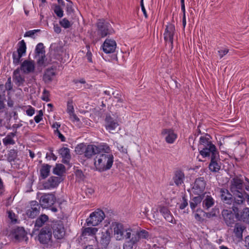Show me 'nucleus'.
Masks as SVG:
<instances>
[{
    "label": "nucleus",
    "mask_w": 249,
    "mask_h": 249,
    "mask_svg": "<svg viewBox=\"0 0 249 249\" xmlns=\"http://www.w3.org/2000/svg\"><path fill=\"white\" fill-rule=\"evenodd\" d=\"M30 207L26 210V214L30 218H34L40 212V207L42 204L36 200H32L30 202Z\"/></svg>",
    "instance_id": "obj_12"
},
{
    "label": "nucleus",
    "mask_w": 249,
    "mask_h": 249,
    "mask_svg": "<svg viewBox=\"0 0 249 249\" xmlns=\"http://www.w3.org/2000/svg\"><path fill=\"white\" fill-rule=\"evenodd\" d=\"M26 44L24 40L18 42L17 51L13 52L12 53L14 64L18 65L19 64L21 61V58L26 54Z\"/></svg>",
    "instance_id": "obj_9"
},
{
    "label": "nucleus",
    "mask_w": 249,
    "mask_h": 249,
    "mask_svg": "<svg viewBox=\"0 0 249 249\" xmlns=\"http://www.w3.org/2000/svg\"><path fill=\"white\" fill-rule=\"evenodd\" d=\"M41 32V30L40 29H35L33 30H29L25 32L24 36V37H30L33 38H35V34L37 33Z\"/></svg>",
    "instance_id": "obj_51"
},
{
    "label": "nucleus",
    "mask_w": 249,
    "mask_h": 249,
    "mask_svg": "<svg viewBox=\"0 0 249 249\" xmlns=\"http://www.w3.org/2000/svg\"><path fill=\"white\" fill-rule=\"evenodd\" d=\"M43 95L42 96L41 99L42 100L46 101V102H49L50 101V99L49 98V91L47 90L46 89H44L43 91Z\"/></svg>",
    "instance_id": "obj_61"
},
{
    "label": "nucleus",
    "mask_w": 249,
    "mask_h": 249,
    "mask_svg": "<svg viewBox=\"0 0 249 249\" xmlns=\"http://www.w3.org/2000/svg\"><path fill=\"white\" fill-rule=\"evenodd\" d=\"M11 233L15 239L18 241H22L27 237V232L22 227H17L12 230Z\"/></svg>",
    "instance_id": "obj_27"
},
{
    "label": "nucleus",
    "mask_w": 249,
    "mask_h": 249,
    "mask_svg": "<svg viewBox=\"0 0 249 249\" xmlns=\"http://www.w3.org/2000/svg\"><path fill=\"white\" fill-rule=\"evenodd\" d=\"M199 153L203 158H211L219 154V151L215 145H211L210 147L202 148V149L199 151Z\"/></svg>",
    "instance_id": "obj_21"
},
{
    "label": "nucleus",
    "mask_w": 249,
    "mask_h": 249,
    "mask_svg": "<svg viewBox=\"0 0 249 249\" xmlns=\"http://www.w3.org/2000/svg\"><path fill=\"white\" fill-rule=\"evenodd\" d=\"M59 24L65 29L69 28L71 25L69 20L66 18H64L62 20H60Z\"/></svg>",
    "instance_id": "obj_52"
},
{
    "label": "nucleus",
    "mask_w": 249,
    "mask_h": 249,
    "mask_svg": "<svg viewBox=\"0 0 249 249\" xmlns=\"http://www.w3.org/2000/svg\"><path fill=\"white\" fill-rule=\"evenodd\" d=\"M206 185V181L204 177H199L195 179L194 186L192 189L194 190L195 194H199L204 192Z\"/></svg>",
    "instance_id": "obj_20"
},
{
    "label": "nucleus",
    "mask_w": 249,
    "mask_h": 249,
    "mask_svg": "<svg viewBox=\"0 0 249 249\" xmlns=\"http://www.w3.org/2000/svg\"><path fill=\"white\" fill-rule=\"evenodd\" d=\"M229 52V50L228 49L225 48L224 49L220 50L218 51V53L220 57V58H222L226 54H227Z\"/></svg>",
    "instance_id": "obj_62"
},
{
    "label": "nucleus",
    "mask_w": 249,
    "mask_h": 249,
    "mask_svg": "<svg viewBox=\"0 0 249 249\" xmlns=\"http://www.w3.org/2000/svg\"><path fill=\"white\" fill-rule=\"evenodd\" d=\"M63 179L61 177L51 176L47 180L44 181L42 185L45 189L56 188Z\"/></svg>",
    "instance_id": "obj_16"
},
{
    "label": "nucleus",
    "mask_w": 249,
    "mask_h": 249,
    "mask_svg": "<svg viewBox=\"0 0 249 249\" xmlns=\"http://www.w3.org/2000/svg\"><path fill=\"white\" fill-rule=\"evenodd\" d=\"M87 145L84 142L78 144L75 148L74 151L76 154L78 155L84 154V151L85 150Z\"/></svg>",
    "instance_id": "obj_47"
},
{
    "label": "nucleus",
    "mask_w": 249,
    "mask_h": 249,
    "mask_svg": "<svg viewBox=\"0 0 249 249\" xmlns=\"http://www.w3.org/2000/svg\"><path fill=\"white\" fill-rule=\"evenodd\" d=\"M117 44L113 39L107 38L102 45L103 50L106 53H111L115 52Z\"/></svg>",
    "instance_id": "obj_24"
},
{
    "label": "nucleus",
    "mask_w": 249,
    "mask_h": 249,
    "mask_svg": "<svg viewBox=\"0 0 249 249\" xmlns=\"http://www.w3.org/2000/svg\"><path fill=\"white\" fill-rule=\"evenodd\" d=\"M162 136L166 135L165 137V142L169 144L173 143L178 138L177 134L174 132L172 128H164L161 132Z\"/></svg>",
    "instance_id": "obj_22"
},
{
    "label": "nucleus",
    "mask_w": 249,
    "mask_h": 249,
    "mask_svg": "<svg viewBox=\"0 0 249 249\" xmlns=\"http://www.w3.org/2000/svg\"><path fill=\"white\" fill-rule=\"evenodd\" d=\"M201 203L200 197L199 196H194L191 198L190 201V206L193 212H195V209Z\"/></svg>",
    "instance_id": "obj_42"
},
{
    "label": "nucleus",
    "mask_w": 249,
    "mask_h": 249,
    "mask_svg": "<svg viewBox=\"0 0 249 249\" xmlns=\"http://www.w3.org/2000/svg\"><path fill=\"white\" fill-rule=\"evenodd\" d=\"M55 72L52 67L46 70L43 75V80L45 83H49L53 81V77L55 75Z\"/></svg>",
    "instance_id": "obj_34"
},
{
    "label": "nucleus",
    "mask_w": 249,
    "mask_h": 249,
    "mask_svg": "<svg viewBox=\"0 0 249 249\" xmlns=\"http://www.w3.org/2000/svg\"><path fill=\"white\" fill-rule=\"evenodd\" d=\"M214 204V200L211 196L206 195L202 201V207L206 210H209Z\"/></svg>",
    "instance_id": "obj_36"
},
{
    "label": "nucleus",
    "mask_w": 249,
    "mask_h": 249,
    "mask_svg": "<svg viewBox=\"0 0 249 249\" xmlns=\"http://www.w3.org/2000/svg\"><path fill=\"white\" fill-rule=\"evenodd\" d=\"M117 147L120 152L126 154L127 152V149L120 143H117Z\"/></svg>",
    "instance_id": "obj_64"
},
{
    "label": "nucleus",
    "mask_w": 249,
    "mask_h": 249,
    "mask_svg": "<svg viewBox=\"0 0 249 249\" xmlns=\"http://www.w3.org/2000/svg\"><path fill=\"white\" fill-rule=\"evenodd\" d=\"M13 80L17 86H23L25 82V78L20 74V69L18 68L16 69L13 74Z\"/></svg>",
    "instance_id": "obj_32"
},
{
    "label": "nucleus",
    "mask_w": 249,
    "mask_h": 249,
    "mask_svg": "<svg viewBox=\"0 0 249 249\" xmlns=\"http://www.w3.org/2000/svg\"><path fill=\"white\" fill-rule=\"evenodd\" d=\"M236 215L237 221L249 224V208L245 207L242 210L239 208V213Z\"/></svg>",
    "instance_id": "obj_26"
},
{
    "label": "nucleus",
    "mask_w": 249,
    "mask_h": 249,
    "mask_svg": "<svg viewBox=\"0 0 249 249\" xmlns=\"http://www.w3.org/2000/svg\"><path fill=\"white\" fill-rule=\"evenodd\" d=\"M74 112L73 101L71 99H69L67 102V112L71 114V113H73Z\"/></svg>",
    "instance_id": "obj_53"
},
{
    "label": "nucleus",
    "mask_w": 249,
    "mask_h": 249,
    "mask_svg": "<svg viewBox=\"0 0 249 249\" xmlns=\"http://www.w3.org/2000/svg\"><path fill=\"white\" fill-rule=\"evenodd\" d=\"M119 126V123L116 119L112 117L109 113L106 115L105 119V126L109 132L114 130Z\"/></svg>",
    "instance_id": "obj_17"
},
{
    "label": "nucleus",
    "mask_w": 249,
    "mask_h": 249,
    "mask_svg": "<svg viewBox=\"0 0 249 249\" xmlns=\"http://www.w3.org/2000/svg\"><path fill=\"white\" fill-rule=\"evenodd\" d=\"M5 89H4L5 90H7L8 91H10V90H11L12 89H13V84H12V82H11V76H9L8 78L7 81L6 82L5 85Z\"/></svg>",
    "instance_id": "obj_58"
},
{
    "label": "nucleus",
    "mask_w": 249,
    "mask_h": 249,
    "mask_svg": "<svg viewBox=\"0 0 249 249\" xmlns=\"http://www.w3.org/2000/svg\"><path fill=\"white\" fill-rule=\"evenodd\" d=\"M204 135L201 136L197 144L198 151L204 148H208L210 146H214L215 145L212 142V137L208 133H203Z\"/></svg>",
    "instance_id": "obj_13"
},
{
    "label": "nucleus",
    "mask_w": 249,
    "mask_h": 249,
    "mask_svg": "<svg viewBox=\"0 0 249 249\" xmlns=\"http://www.w3.org/2000/svg\"><path fill=\"white\" fill-rule=\"evenodd\" d=\"M185 178V174L182 170L178 169L174 171L173 180L177 187L180 186L184 183Z\"/></svg>",
    "instance_id": "obj_25"
},
{
    "label": "nucleus",
    "mask_w": 249,
    "mask_h": 249,
    "mask_svg": "<svg viewBox=\"0 0 249 249\" xmlns=\"http://www.w3.org/2000/svg\"><path fill=\"white\" fill-rule=\"evenodd\" d=\"M38 113V115L34 117V120L37 124L39 123L43 119L42 117L43 116V112L42 110H39Z\"/></svg>",
    "instance_id": "obj_57"
},
{
    "label": "nucleus",
    "mask_w": 249,
    "mask_h": 249,
    "mask_svg": "<svg viewBox=\"0 0 249 249\" xmlns=\"http://www.w3.org/2000/svg\"><path fill=\"white\" fill-rule=\"evenodd\" d=\"M231 210L224 209L222 210L221 214L226 224L228 226L231 227L233 224H235L236 220V213H239V207H233Z\"/></svg>",
    "instance_id": "obj_6"
},
{
    "label": "nucleus",
    "mask_w": 249,
    "mask_h": 249,
    "mask_svg": "<svg viewBox=\"0 0 249 249\" xmlns=\"http://www.w3.org/2000/svg\"><path fill=\"white\" fill-rule=\"evenodd\" d=\"M97 146L93 144H88L85 148L84 157L87 159H90L92 156L100 153Z\"/></svg>",
    "instance_id": "obj_31"
},
{
    "label": "nucleus",
    "mask_w": 249,
    "mask_h": 249,
    "mask_svg": "<svg viewBox=\"0 0 249 249\" xmlns=\"http://www.w3.org/2000/svg\"><path fill=\"white\" fill-rule=\"evenodd\" d=\"M221 163L219 154L210 158V162L208 168L211 172L217 173L221 169Z\"/></svg>",
    "instance_id": "obj_23"
},
{
    "label": "nucleus",
    "mask_w": 249,
    "mask_h": 249,
    "mask_svg": "<svg viewBox=\"0 0 249 249\" xmlns=\"http://www.w3.org/2000/svg\"><path fill=\"white\" fill-rule=\"evenodd\" d=\"M17 131L16 130L15 132H11L8 134L6 137L2 140L4 145H7L15 143V141L13 139V137L16 136Z\"/></svg>",
    "instance_id": "obj_39"
},
{
    "label": "nucleus",
    "mask_w": 249,
    "mask_h": 249,
    "mask_svg": "<svg viewBox=\"0 0 249 249\" xmlns=\"http://www.w3.org/2000/svg\"><path fill=\"white\" fill-rule=\"evenodd\" d=\"M111 241V231L107 230L105 232H102L100 244L103 249H107Z\"/></svg>",
    "instance_id": "obj_29"
},
{
    "label": "nucleus",
    "mask_w": 249,
    "mask_h": 249,
    "mask_svg": "<svg viewBox=\"0 0 249 249\" xmlns=\"http://www.w3.org/2000/svg\"><path fill=\"white\" fill-rule=\"evenodd\" d=\"M46 225L50 229L55 238L61 239L63 238L65 230L62 221L50 219L49 223H46Z\"/></svg>",
    "instance_id": "obj_4"
},
{
    "label": "nucleus",
    "mask_w": 249,
    "mask_h": 249,
    "mask_svg": "<svg viewBox=\"0 0 249 249\" xmlns=\"http://www.w3.org/2000/svg\"><path fill=\"white\" fill-rule=\"evenodd\" d=\"M50 220L47 215L45 214H41L40 215L36 220L34 226L35 227L33 230L31 235L36 234V232L39 231V229L42 227L45 224V223H49Z\"/></svg>",
    "instance_id": "obj_15"
},
{
    "label": "nucleus",
    "mask_w": 249,
    "mask_h": 249,
    "mask_svg": "<svg viewBox=\"0 0 249 249\" xmlns=\"http://www.w3.org/2000/svg\"><path fill=\"white\" fill-rule=\"evenodd\" d=\"M54 134L58 137L61 142H64L66 141V139L65 137L60 132L59 129L54 130Z\"/></svg>",
    "instance_id": "obj_59"
},
{
    "label": "nucleus",
    "mask_w": 249,
    "mask_h": 249,
    "mask_svg": "<svg viewBox=\"0 0 249 249\" xmlns=\"http://www.w3.org/2000/svg\"><path fill=\"white\" fill-rule=\"evenodd\" d=\"M66 172V167L62 163H56L55 167L53 168V173L61 177Z\"/></svg>",
    "instance_id": "obj_38"
},
{
    "label": "nucleus",
    "mask_w": 249,
    "mask_h": 249,
    "mask_svg": "<svg viewBox=\"0 0 249 249\" xmlns=\"http://www.w3.org/2000/svg\"><path fill=\"white\" fill-rule=\"evenodd\" d=\"M246 229V227L240 223L235 224L233 232L235 236L240 239H242L243 232Z\"/></svg>",
    "instance_id": "obj_37"
},
{
    "label": "nucleus",
    "mask_w": 249,
    "mask_h": 249,
    "mask_svg": "<svg viewBox=\"0 0 249 249\" xmlns=\"http://www.w3.org/2000/svg\"><path fill=\"white\" fill-rule=\"evenodd\" d=\"M99 148L97 150L100 151V153L101 152H104L106 153V154H110V153L111 152V149L108 146V145L107 143H103L99 146H97Z\"/></svg>",
    "instance_id": "obj_49"
},
{
    "label": "nucleus",
    "mask_w": 249,
    "mask_h": 249,
    "mask_svg": "<svg viewBox=\"0 0 249 249\" xmlns=\"http://www.w3.org/2000/svg\"><path fill=\"white\" fill-rule=\"evenodd\" d=\"M133 235L134 236L132 240H130L126 244L128 249H129L132 247V245L137 246L138 242L141 239L148 240L150 238V235L149 232L143 229L139 231H136Z\"/></svg>",
    "instance_id": "obj_10"
},
{
    "label": "nucleus",
    "mask_w": 249,
    "mask_h": 249,
    "mask_svg": "<svg viewBox=\"0 0 249 249\" xmlns=\"http://www.w3.org/2000/svg\"><path fill=\"white\" fill-rule=\"evenodd\" d=\"M73 3L72 1L68 2L66 5V11L68 14H71L74 12V10L73 8Z\"/></svg>",
    "instance_id": "obj_56"
},
{
    "label": "nucleus",
    "mask_w": 249,
    "mask_h": 249,
    "mask_svg": "<svg viewBox=\"0 0 249 249\" xmlns=\"http://www.w3.org/2000/svg\"><path fill=\"white\" fill-rule=\"evenodd\" d=\"M76 180L78 182H81L84 180L85 176L81 169H76L74 172Z\"/></svg>",
    "instance_id": "obj_48"
},
{
    "label": "nucleus",
    "mask_w": 249,
    "mask_h": 249,
    "mask_svg": "<svg viewBox=\"0 0 249 249\" xmlns=\"http://www.w3.org/2000/svg\"><path fill=\"white\" fill-rule=\"evenodd\" d=\"M35 68V63L33 61L25 60L20 65V70L25 74L33 72Z\"/></svg>",
    "instance_id": "obj_28"
},
{
    "label": "nucleus",
    "mask_w": 249,
    "mask_h": 249,
    "mask_svg": "<svg viewBox=\"0 0 249 249\" xmlns=\"http://www.w3.org/2000/svg\"><path fill=\"white\" fill-rule=\"evenodd\" d=\"M157 212H159L167 222L176 224L174 217L167 206L159 205Z\"/></svg>",
    "instance_id": "obj_19"
},
{
    "label": "nucleus",
    "mask_w": 249,
    "mask_h": 249,
    "mask_svg": "<svg viewBox=\"0 0 249 249\" xmlns=\"http://www.w3.org/2000/svg\"><path fill=\"white\" fill-rule=\"evenodd\" d=\"M82 232L81 236L85 237L86 236H91L95 235L98 231V228L95 227H83L81 229Z\"/></svg>",
    "instance_id": "obj_35"
},
{
    "label": "nucleus",
    "mask_w": 249,
    "mask_h": 249,
    "mask_svg": "<svg viewBox=\"0 0 249 249\" xmlns=\"http://www.w3.org/2000/svg\"><path fill=\"white\" fill-rule=\"evenodd\" d=\"M52 232L49 227L46 225L39 231L37 236V240L40 244H47L51 240Z\"/></svg>",
    "instance_id": "obj_11"
},
{
    "label": "nucleus",
    "mask_w": 249,
    "mask_h": 249,
    "mask_svg": "<svg viewBox=\"0 0 249 249\" xmlns=\"http://www.w3.org/2000/svg\"><path fill=\"white\" fill-rule=\"evenodd\" d=\"M220 196L221 200L224 204L229 205V208L233 207H238V205L243 204V199L239 198L233 195L228 189L224 188L219 189Z\"/></svg>",
    "instance_id": "obj_2"
},
{
    "label": "nucleus",
    "mask_w": 249,
    "mask_h": 249,
    "mask_svg": "<svg viewBox=\"0 0 249 249\" xmlns=\"http://www.w3.org/2000/svg\"><path fill=\"white\" fill-rule=\"evenodd\" d=\"M52 166L44 163L42 164L39 171V180L40 181L46 179L50 174V170Z\"/></svg>",
    "instance_id": "obj_33"
},
{
    "label": "nucleus",
    "mask_w": 249,
    "mask_h": 249,
    "mask_svg": "<svg viewBox=\"0 0 249 249\" xmlns=\"http://www.w3.org/2000/svg\"><path fill=\"white\" fill-rule=\"evenodd\" d=\"M8 217L11 220L12 223L16 224L18 223V219L16 218V215L12 211H8Z\"/></svg>",
    "instance_id": "obj_55"
},
{
    "label": "nucleus",
    "mask_w": 249,
    "mask_h": 249,
    "mask_svg": "<svg viewBox=\"0 0 249 249\" xmlns=\"http://www.w3.org/2000/svg\"><path fill=\"white\" fill-rule=\"evenodd\" d=\"M35 57L39 56L40 54H44L45 53V47L42 43H39L37 44L35 48Z\"/></svg>",
    "instance_id": "obj_46"
},
{
    "label": "nucleus",
    "mask_w": 249,
    "mask_h": 249,
    "mask_svg": "<svg viewBox=\"0 0 249 249\" xmlns=\"http://www.w3.org/2000/svg\"><path fill=\"white\" fill-rule=\"evenodd\" d=\"M54 13L59 18H62L64 15V12L60 6L57 4H54Z\"/></svg>",
    "instance_id": "obj_50"
},
{
    "label": "nucleus",
    "mask_w": 249,
    "mask_h": 249,
    "mask_svg": "<svg viewBox=\"0 0 249 249\" xmlns=\"http://www.w3.org/2000/svg\"><path fill=\"white\" fill-rule=\"evenodd\" d=\"M182 202L179 205V208L180 210H184L188 205L186 195L185 194H184L182 196Z\"/></svg>",
    "instance_id": "obj_54"
},
{
    "label": "nucleus",
    "mask_w": 249,
    "mask_h": 249,
    "mask_svg": "<svg viewBox=\"0 0 249 249\" xmlns=\"http://www.w3.org/2000/svg\"><path fill=\"white\" fill-rule=\"evenodd\" d=\"M18 153L17 150L14 149L9 150L6 156L7 160L9 162L15 161L18 157Z\"/></svg>",
    "instance_id": "obj_40"
},
{
    "label": "nucleus",
    "mask_w": 249,
    "mask_h": 249,
    "mask_svg": "<svg viewBox=\"0 0 249 249\" xmlns=\"http://www.w3.org/2000/svg\"><path fill=\"white\" fill-rule=\"evenodd\" d=\"M245 183L244 180L238 176L233 178L230 182L229 189L233 195L239 198L243 199V192L245 191L244 189Z\"/></svg>",
    "instance_id": "obj_5"
},
{
    "label": "nucleus",
    "mask_w": 249,
    "mask_h": 249,
    "mask_svg": "<svg viewBox=\"0 0 249 249\" xmlns=\"http://www.w3.org/2000/svg\"><path fill=\"white\" fill-rule=\"evenodd\" d=\"M45 158L48 160H50L51 159H52L54 161H56L57 159V156L53 153H47L46 155Z\"/></svg>",
    "instance_id": "obj_60"
},
{
    "label": "nucleus",
    "mask_w": 249,
    "mask_h": 249,
    "mask_svg": "<svg viewBox=\"0 0 249 249\" xmlns=\"http://www.w3.org/2000/svg\"><path fill=\"white\" fill-rule=\"evenodd\" d=\"M220 196L221 200L224 204L229 205V208L233 207H238V205L243 204V199L239 198L233 195L228 189L224 188L219 189Z\"/></svg>",
    "instance_id": "obj_3"
},
{
    "label": "nucleus",
    "mask_w": 249,
    "mask_h": 249,
    "mask_svg": "<svg viewBox=\"0 0 249 249\" xmlns=\"http://www.w3.org/2000/svg\"><path fill=\"white\" fill-rule=\"evenodd\" d=\"M114 161V156L111 154H101L94 159L95 170L103 172L111 169Z\"/></svg>",
    "instance_id": "obj_1"
},
{
    "label": "nucleus",
    "mask_w": 249,
    "mask_h": 249,
    "mask_svg": "<svg viewBox=\"0 0 249 249\" xmlns=\"http://www.w3.org/2000/svg\"><path fill=\"white\" fill-rule=\"evenodd\" d=\"M219 209L216 207H214L212 209V210L210 212H205L204 213V214L203 215V217H205L207 218H211L213 217H217V213H219Z\"/></svg>",
    "instance_id": "obj_45"
},
{
    "label": "nucleus",
    "mask_w": 249,
    "mask_h": 249,
    "mask_svg": "<svg viewBox=\"0 0 249 249\" xmlns=\"http://www.w3.org/2000/svg\"><path fill=\"white\" fill-rule=\"evenodd\" d=\"M26 112L28 116H32L34 114L35 112V109L33 107L29 106V108L26 110Z\"/></svg>",
    "instance_id": "obj_63"
},
{
    "label": "nucleus",
    "mask_w": 249,
    "mask_h": 249,
    "mask_svg": "<svg viewBox=\"0 0 249 249\" xmlns=\"http://www.w3.org/2000/svg\"><path fill=\"white\" fill-rule=\"evenodd\" d=\"M96 25L98 33L102 37H104L114 33V30L110 24L103 18L98 19Z\"/></svg>",
    "instance_id": "obj_8"
},
{
    "label": "nucleus",
    "mask_w": 249,
    "mask_h": 249,
    "mask_svg": "<svg viewBox=\"0 0 249 249\" xmlns=\"http://www.w3.org/2000/svg\"><path fill=\"white\" fill-rule=\"evenodd\" d=\"M175 27L174 24L168 22L166 26L164 35V39L165 41L168 40L171 44V49L173 47V40L175 35Z\"/></svg>",
    "instance_id": "obj_14"
},
{
    "label": "nucleus",
    "mask_w": 249,
    "mask_h": 249,
    "mask_svg": "<svg viewBox=\"0 0 249 249\" xmlns=\"http://www.w3.org/2000/svg\"><path fill=\"white\" fill-rule=\"evenodd\" d=\"M114 98L116 99V102L119 104H123L124 101V98L122 97V92L119 90H115L112 93Z\"/></svg>",
    "instance_id": "obj_43"
},
{
    "label": "nucleus",
    "mask_w": 249,
    "mask_h": 249,
    "mask_svg": "<svg viewBox=\"0 0 249 249\" xmlns=\"http://www.w3.org/2000/svg\"><path fill=\"white\" fill-rule=\"evenodd\" d=\"M56 201L55 195L53 194H44L40 197L39 203L42 204L41 207L44 205L46 208L50 205H53Z\"/></svg>",
    "instance_id": "obj_18"
},
{
    "label": "nucleus",
    "mask_w": 249,
    "mask_h": 249,
    "mask_svg": "<svg viewBox=\"0 0 249 249\" xmlns=\"http://www.w3.org/2000/svg\"><path fill=\"white\" fill-rule=\"evenodd\" d=\"M50 50L53 51L55 54L60 55L63 52V47L56 43H53L51 44Z\"/></svg>",
    "instance_id": "obj_41"
},
{
    "label": "nucleus",
    "mask_w": 249,
    "mask_h": 249,
    "mask_svg": "<svg viewBox=\"0 0 249 249\" xmlns=\"http://www.w3.org/2000/svg\"><path fill=\"white\" fill-rule=\"evenodd\" d=\"M58 153L62 158V162L66 164H69L70 160L71 159L70 149L67 147H63L59 148Z\"/></svg>",
    "instance_id": "obj_30"
},
{
    "label": "nucleus",
    "mask_w": 249,
    "mask_h": 249,
    "mask_svg": "<svg viewBox=\"0 0 249 249\" xmlns=\"http://www.w3.org/2000/svg\"><path fill=\"white\" fill-rule=\"evenodd\" d=\"M72 83L76 85L78 87V89L82 88V87H79V84H83L84 89H90L91 86L89 85L86 83L85 79L83 78H81L80 79H75L72 80Z\"/></svg>",
    "instance_id": "obj_44"
},
{
    "label": "nucleus",
    "mask_w": 249,
    "mask_h": 249,
    "mask_svg": "<svg viewBox=\"0 0 249 249\" xmlns=\"http://www.w3.org/2000/svg\"><path fill=\"white\" fill-rule=\"evenodd\" d=\"M105 217L104 212L100 209H97L91 213L89 217L87 218L85 225L92 227L97 226Z\"/></svg>",
    "instance_id": "obj_7"
}]
</instances>
